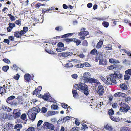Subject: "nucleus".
<instances>
[{
	"instance_id": "obj_17",
	"label": "nucleus",
	"mask_w": 131,
	"mask_h": 131,
	"mask_svg": "<svg viewBox=\"0 0 131 131\" xmlns=\"http://www.w3.org/2000/svg\"><path fill=\"white\" fill-rule=\"evenodd\" d=\"M30 75L28 73L26 74L24 76V79L27 82L30 81Z\"/></svg>"
},
{
	"instance_id": "obj_8",
	"label": "nucleus",
	"mask_w": 131,
	"mask_h": 131,
	"mask_svg": "<svg viewBox=\"0 0 131 131\" xmlns=\"http://www.w3.org/2000/svg\"><path fill=\"white\" fill-rule=\"evenodd\" d=\"M37 113H35L33 111H29L28 114V117L29 119L31 120H34L36 116Z\"/></svg>"
},
{
	"instance_id": "obj_35",
	"label": "nucleus",
	"mask_w": 131,
	"mask_h": 131,
	"mask_svg": "<svg viewBox=\"0 0 131 131\" xmlns=\"http://www.w3.org/2000/svg\"><path fill=\"white\" fill-rule=\"evenodd\" d=\"M9 67L8 66H5L2 68V70L4 72H6L9 69Z\"/></svg>"
},
{
	"instance_id": "obj_33",
	"label": "nucleus",
	"mask_w": 131,
	"mask_h": 131,
	"mask_svg": "<svg viewBox=\"0 0 131 131\" xmlns=\"http://www.w3.org/2000/svg\"><path fill=\"white\" fill-rule=\"evenodd\" d=\"M14 36L15 37L17 38H20L21 37L20 32L18 31L15 32Z\"/></svg>"
},
{
	"instance_id": "obj_13",
	"label": "nucleus",
	"mask_w": 131,
	"mask_h": 131,
	"mask_svg": "<svg viewBox=\"0 0 131 131\" xmlns=\"http://www.w3.org/2000/svg\"><path fill=\"white\" fill-rule=\"evenodd\" d=\"M89 82L90 83H98V81L96 79L93 78L89 79V80H88L87 83Z\"/></svg>"
},
{
	"instance_id": "obj_26",
	"label": "nucleus",
	"mask_w": 131,
	"mask_h": 131,
	"mask_svg": "<svg viewBox=\"0 0 131 131\" xmlns=\"http://www.w3.org/2000/svg\"><path fill=\"white\" fill-rule=\"evenodd\" d=\"M103 44V41L100 40L97 45L96 48L98 49L100 48L102 46Z\"/></svg>"
},
{
	"instance_id": "obj_58",
	"label": "nucleus",
	"mask_w": 131,
	"mask_h": 131,
	"mask_svg": "<svg viewBox=\"0 0 131 131\" xmlns=\"http://www.w3.org/2000/svg\"><path fill=\"white\" fill-rule=\"evenodd\" d=\"M35 91V90L33 91V95H37L39 94L40 92H39L38 91Z\"/></svg>"
},
{
	"instance_id": "obj_20",
	"label": "nucleus",
	"mask_w": 131,
	"mask_h": 131,
	"mask_svg": "<svg viewBox=\"0 0 131 131\" xmlns=\"http://www.w3.org/2000/svg\"><path fill=\"white\" fill-rule=\"evenodd\" d=\"M74 33H68L65 34L61 36V38H64L67 37L71 36H72Z\"/></svg>"
},
{
	"instance_id": "obj_22",
	"label": "nucleus",
	"mask_w": 131,
	"mask_h": 131,
	"mask_svg": "<svg viewBox=\"0 0 131 131\" xmlns=\"http://www.w3.org/2000/svg\"><path fill=\"white\" fill-rule=\"evenodd\" d=\"M119 86L121 89L124 90H126L127 89V86L125 83L121 84Z\"/></svg>"
},
{
	"instance_id": "obj_11",
	"label": "nucleus",
	"mask_w": 131,
	"mask_h": 131,
	"mask_svg": "<svg viewBox=\"0 0 131 131\" xmlns=\"http://www.w3.org/2000/svg\"><path fill=\"white\" fill-rule=\"evenodd\" d=\"M70 55V52H66L59 53L58 54V56L60 57H67Z\"/></svg>"
},
{
	"instance_id": "obj_43",
	"label": "nucleus",
	"mask_w": 131,
	"mask_h": 131,
	"mask_svg": "<svg viewBox=\"0 0 131 131\" xmlns=\"http://www.w3.org/2000/svg\"><path fill=\"white\" fill-rule=\"evenodd\" d=\"M130 78V76L129 75L126 74L124 75V79L125 80H128Z\"/></svg>"
},
{
	"instance_id": "obj_10",
	"label": "nucleus",
	"mask_w": 131,
	"mask_h": 131,
	"mask_svg": "<svg viewBox=\"0 0 131 131\" xmlns=\"http://www.w3.org/2000/svg\"><path fill=\"white\" fill-rule=\"evenodd\" d=\"M104 92L103 86L102 85L98 86L97 87V94L100 96L102 95Z\"/></svg>"
},
{
	"instance_id": "obj_4",
	"label": "nucleus",
	"mask_w": 131,
	"mask_h": 131,
	"mask_svg": "<svg viewBox=\"0 0 131 131\" xmlns=\"http://www.w3.org/2000/svg\"><path fill=\"white\" fill-rule=\"evenodd\" d=\"M117 79V74L114 73L111 74L107 77V82L108 84L111 85L112 83H116V80Z\"/></svg>"
},
{
	"instance_id": "obj_59",
	"label": "nucleus",
	"mask_w": 131,
	"mask_h": 131,
	"mask_svg": "<svg viewBox=\"0 0 131 131\" xmlns=\"http://www.w3.org/2000/svg\"><path fill=\"white\" fill-rule=\"evenodd\" d=\"M43 122V121L42 120H39L37 124V127H39L41 124Z\"/></svg>"
},
{
	"instance_id": "obj_30",
	"label": "nucleus",
	"mask_w": 131,
	"mask_h": 131,
	"mask_svg": "<svg viewBox=\"0 0 131 131\" xmlns=\"http://www.w3.org/2000/svg\"><path fill=\"white\" fill-rule=\"evenodd\" d=\"M117 68V66L115 64H114L112 65H111L110 66H108V68L109 69V70H112L114 69H116Z\"/></svg>"
},
{
	"instance_id": "obj_64",
	"label": "nucleus",
	"mask_w": 131,
	"mask_h": 131,
	"mask_svg": "<svg viewBox=\"0 0 131 131\" xmlns=\"http://www.w3.org/2000/svg\"><path fill=\"white\" fill-rule=\"evenodd\" d=\"M15 23L17 25H19L21 24V21L19 20H16Z\"/></svg>"
},
{
	"instance_id": "obj_41",
	"label": "nucleus",
	"mask_w": 131,
	"mask_h": 131,
	"mask_svg": "<svg viewBox=\"0 0 131 131\" xmlns=\"http://www.w3.org/2000/svg\"><path fill=\"white\" fill-rule=\"evenodd\" d=\"M26 117V115L25 113H23L20 116V118L23 120H25Z\"/></svg>"
},
{
	"instance_id": "obj_28",
	"label": "nucleus",
	"mask_w": 131,
	"mask_h": 131,
	"mask_svg": "<svg viewBox=\"0 0 131 131\" xmlns=\"http://www.w3.org/2000/svg\"><path fill=\"white\" fill-rule=\"evenodd\" d=\"M73 38H66L64 39V40L65 41H66V42L68 43H69L70 42L73 41Z\"/></svg>"
},
{
	"instance_id": "obj_37",
	"label": "nucleus",
	"mask_w": 131,
	"mask_h": 131,
	"mask_svg": "<svg viewBox=\"0 0 131 131\" xmlns=\"http://www.w3.org/2000/svg\"><path fill=\"white\" fill-rule=\"evenodd\" d=\"M6 87L7 88L6 89H8V90L10 92H12L13 91V89L12 88L13 87H12V86L10 85L8 86H7Z\"/></svg>"
},
{
	"instance_id": "obj_3",
	"label": "nucleus",
	"mask_w": 131,
	"mask_h": 131,
	"mask_svg": "<svg viewBox=\"0 0 131 131\" xmlns=\"http://www.w3.org/2000/svg\"><path fill=\"white\" fill-rule=\"evenodd\" d=\"M99 60V65L105 66L107 64L106 59L103 58V56L102 54L98 53L96 55L95 61L96 62H98Z\"/></svg>"
},
{
	"instance_id": "obj_25",
	"label": "nucleus",
	"mask_w": 131,
	"mask_h": 131,
	"mask_svg": "<svg viewBox=\"0 0 131 131\" xmlns=\"http://www.w3.org/2000/svg\"><path fill=\"white\" fill-rule=\"evenodd\" d=\"M48 93H46L43 95V99L44 100L47 101L48 100L49 97Z\"/></svg>"
},
{
	"instance_id": "obj_56",
	"label": "nucleus",
	"mask_w": 131,
	"mask_h": 131,
	"mask_svg": "<svg viewBox=\"0 0 131 131\" xmlns=\"http://www.w3.org/2000/svg\"><path fill=\"white\" fill-rule=\"evenodd\" d=\"M88 42L86 40H84L82 42V45L84 46H87Z\"/></svg>"
},
{
	"instance_id": "obj_27",
	"label": "nucleus",
	"mask_w": 131,
	"mask_h": 131,
	"mask_svg": "<svg viewBox=\"0 0 131 131\" xmlns=\"http://www.w3.org/2000/svg\"><path fill=\"white\" fill-rule=\"evenodd\" d=\"M7 127L6 128V129L7 130H9L12 128L13 127V125L8 123L6 125Z\"/></svg>"
},
{
	"instance_id": "obj_34",
	"label": "nucleus",
	"mask_w": 131,
	"mask_h": 131,
	"mask_svg": "<svg viewBox=\"0 0 131 131\" xmlns=\"http://www.w3.org/2000/svg\"><path fill=\"white\" fill-rule=\"evenodd\" d=\"M104 127L107 130H112L113 129L112 127L109 126L108 124H107L106 126H105Z\"/></svg>"
},
{
	"instance_id": "obj_24",
	"label": "nucleus",
	"mask_w": 131,
	"mask_h": 131,
	"mask_svg": "<svg viewBox=\"0 0 131 131\" xmlns=\"http://www.w3.org/2000/svg\"><path fill=\"white\" fill-rule=\"evenodd\" d=\"M47 45V44H46L45 45V46L46 47L45 50L46 52L50 54H53V52L52 51H51V50L48 49L46 47Z\"/></svg>"
},
{
	"instance_id": "obj_5",
	"label": "nucleus",
	"mask_w": 131,
	"mask_h": 131,
	"mask_svg": "<svg viewBox=\"0 0 131 131\" xmlns=\"http://www.w3.org/2000/svg\"><path fill=\"white\" fill-rule=\"evenodd\" d=\"M119 105L121 106L120 110L123 112L126 113L130 110V107L124 102H122Z\"/></svg>"
},
{
	"instance_id": "obj_15",
	"label": "nucleus",
	"mask_w": 131,
	"mask_h": 131,
	"mask_svg": "<svg viewBox=\"0 0 131 131\" xmlns=\"http://www.w3.org/2000/svg\"><path fill=\"white\" fill-rule=\"evenodd\" d=\"M89 34V32L88 31H84L80 32L79 33V35L80 36H86Z\"/></svg>"
},
{
	"instance_id": "obj_49",
	"label": "nucleus",
	"mask_w": 131,
	"mask_h": 131,
	"mask_svg": "<svg viewBox=\"0 0 131 131\" xmlns=\"http://www.w3.org/2000/svg\"><path fill=\"white\" fill-rule=\"evenodd\" d=\"M61 106L63 108L66 109L67 108V107L68 106V105L64 103H62Z\"/></svg>"
},
{
	"instance_id": "obj_19",
	"label": "nucleus",
	"mask_w": 131,
	"mask_h": 131,
	"mask_svg": "<svg viewBox=\"0 0 131 131\" xmlns=\"http://www.w3.org/2000/svg\"><path fill=\"white\" fill-rule=\"evenodd\" d=\"M124 95V97H125L126 96V95L124 93H123L121 92H117L114 94V96L115 97H119L120 96H122Z\"/></svg>"
},
{
	"instance_id": "obj_45",
	"label": "nucleus",
	"mask_w": 131,
	"mask_h": 131,
	"mask_svg": "<svg viewBox=\"0 0 131 131\" xmlns=\"http://www.w3.org/2000/svg\"><path fill=\"white\" fill-rule=\"evenodd\" d=\"M63 29V27L61 26H58L55 28V30H57L61 31Z\"/></svg>"
},
{
	"instance_id": "obj_50",
	"label": "nucleus",
	"mask_w": 131,
	"mask_h": 131,
	"mask_svg": "<svg viewBox=\"0 0 131 131\" xmlns=\"http://www.w3.org/2000/svg\"><path fill=\"white\" fill-rule=\"evenodd\" d=\"M64 46V44L61 42H59L57 44V46L59 47H63Z\"/></svg>"
},
{
	"instance_id": "obj_12",
	"label": "nucleus",
	"mask_w": 131,
	"mask_h": 131,
	"mask_svg": "<svg viewBox=\"0 0 131 131\" xmlns=\"http://www.w3.org/2000/svg\"><path fill=\"white\" fill-rule=\"evenodd\" d=\"M119 131H131V130L129 127L124 126L120 128Z\"/></svg>"
},
{
	"instance_id": "obj_7",
	"label": "nucleus",
	"mask_w": 131,
	"mask_h": 131,
	"mask_svg": "<svg viewBox=\"0 0 131 131\" xmlns=\"http://www.w3.org/2000/svg\"><path fill=\"white\" fill-rule=\"evenodd\" d=\"M21 110L18 109H15L13 110V116L14 118L16 119L19 117L20 116Z\"/></svg>"
},
{
	"instance_id": "obj_57",
	"label": "nucleus",
	"mask_w": 131,
	"mask_h": 131,
	"mask_svg": "<svg viewBox=\"0 0 131 131\" xmlns=\"http://www.w3.org/2000/svg\"><path fill=\"white\" fill-rule=\"evenodd\" d=\"M42 89V87L41 86H39L37 88L35 89V91H38L39 92H40V91Z\"/></svg>"
},
{
	"instance_id": "obj_29",
	"label": "nucleus",
	"mask_w": 131,
	"mask_h": 131,
	"mask_svg": "<svg viewBox=\"0 0 131 131\" xmlns=\"http://www.w3.org/2000/svg\"><path fill=\"white\" fill-rule=\"evenodd\" d=\"M72 94L74 98H76L78 96V94L76 91L75 90H73L72 91Z\"/></svg>"
},
{
	"instance_id": "obj_55",
	"label": "nucleus",
	"mask_w": 131,
	"mask_h": 131,
	"mask_svg": "<svg viewBox=\"0 0 131 131\" xmlns=\"http://www.w3.org/2000/svg\"><path fill=\"white\" fill-rule=\"evenodd\" d=\"M47 111V109L45 107H43L41 109V112L43 113H45Z\"/></svg>"
},
{
	"instance_id": "obj_36",
	"label": "nucleus",
	"mask_w": 131,
	"mask_h": 131,
	"mask_svg": "<svg viewBox=\"0 0 131 131\" xmlns=\"http://www.w3.org/2000/svg\"><path fill=\"white\" fill-rule=\"evenodd\" d=\"M97 51L96 49H94L92 50L90 52V54L93 55H95L96 54H97Z\"/></svg>"
},
{
	"instance_id": "obj_16",
	"label": "nucleus",
	"mask_w": 131,
	"mask_h": 131,
	"mask_svg": "<svg viewBox=\"0 0 131 131\" xmlns=\"http://www.w3.org/2000/svg\"><path fill=\"white\" fill-rule=\"evenodd\" d=\"M110 117L112 120L115 122H118L120 120V118L118 117H117L113 116H111Z\"/></svg>"
},
{
	"instance_id": "obj_39",
	"label": "nucleus",
	"mask_w": 131,
	"mask_h": 131,
	"mask_svg": "<svg viewBox=\"0 0 131 131\" xmlns=\"http://www.w3.org/2000/svg\"><path fill=\"white\" fill-rule=\"evenodd\" d=\"M108 113L110 116H112L114 113V111L112 109H111L108 111Z\"/></svg>"
},
{
	"instance_id": "obj_42",
	"label": "nucleus",
	"mask_w": 131,
	"mask_h": 131,
	"mask_svg": "<svg viewBox=\"0 0 131 131\" xmlns=\"http://www.w3.org/2000/svg\"><path fill=\"white\" fill-rule=\"evenodd\" d=\"M8 25L12 29H13L14 27L15 26V24L14 23H9L8 24Z\"/></svg>"
},
{
	"instance_id": "obj_60",
	"label": "nucleus",
	"mask_w": 131,
	"mask_h": 131,
	"mask_svg": "<svg viewBox=\"0 0 131 131\" xmlns=\"http://www.w3.org/2000/svg\"><path fill=\"white\" fill-rule=\"evenodd\" d=\"M11 68H12L13 69L17 70L18 68L16 65L14 64L13 66V67H11Z\"/></svg>"
},
{
	"instance_id": "obj_53",
	"label": "nucleus",
	"mask_w": 131,
	"mask_h": 131,
	"mask_svg": "<svg viewBox=\"0 0 131 131\" xmlns=\"http://www.w3.org/2000/svg\"><path fill=\"white\" fill-rule=\"evenodd\" d=\"M79 128L77 127H73L71 130L72 131H78Z\"/></svg>"
},
{
	"instance_id": "obj_40",
	"label": "nucleus",
	"mask_w": 131,
	"mask_h": 131,
	"mask_svg": "<svg viewBox=\"0 0 131 131\" xmlns=\"http://www.w3.org/2000/svg\"><path fill=\"white\" fill-rule=\"evenodd\" d=\"M58 107V106L56 105H55L53 104H52L51 106V108L52 109L56 110L57 109Z\"/></svg>"
},
{
	"instance_id": "obj_2",
	"label": "nucleus",
	"mask_w": 131,
	"mask_h": 131,
	"mask_svg": "<svg viewBox=\"0 0 131 131\" xmlns=\"http://www.w3.org/2000/svg\"><path fill=\"white\" fill-rule=\"evenodd\" d=\"M74 88L76 90L78 89L83 93L84 94L87 96L89 94L88 86L84 83L80 82L79 84H75L74 85Z\"/></svg>"
},
{
	"instance_id": "obj_54",
	"label": "nucleus",
	"mask_w": 131,
	"mask_h": 131,
	"mask_svg": "<svg viewBox=\"0 0 131 131\" xmlns=\"http://www.w3.org/2000/svg\"><path fill=\"white\" fill-rule=\"evenodd\" d=\"M19 77L20 76L18 74H17L16 75H15L13 77V78L15 80H18L19 78Z\"/></svg>"
},
{
	"instance_id": "obj_61",
	"label": "nucleus",
	"mask_w": 131,
	"mask_h": 131,
	"mask_svg": "<svg viewBox=\"0 0 131 131\" xmlns=\"http://www.w3.org/2000/svg\"><path fill=\"white\" fill-rule=\"evenodd\" d=\"M84 66H85L86 67H90L91 66V65L89 64L88 62H85L84 63Z\"/></svg>"
},
{
	"instance_id": "obj_62",
	"label": "nucleus",
	"mask_w": 131,
	"mask_h": 131,
	"mask_svg": "<svg viewBox=\"0 0 131 131\" xmlns=\"http://www.w3.org/2000/svg\"><path fill=\"white\" fill-rule=\"evenodd\" d=\"M3 42L5 43H6L8 45H9V40L8 39H4Z\"/></svg>"
},
{
	"instance_id": "obj_1",
	"label": "nucleus",
	"mask_w": 131,
	"mask_h": 131,
	"mask_svg": "<svg viewBox=\"0 0 131 131\" xmlns=\"http://www.w3.org/2000/svg\"><path fill=\"white\" fill-rule=\"evenodd\" d=\"M15 98V96L12 95L6 99V102L10 105L14 106H16L19 104L20 105L22 104V97H18L17 98V101L16 100H14Z\"/></svg>"
},
{
	"instance_id": "obj_48",
	"label": "nucleus",
	"mask_w": 131,
	"mask_h": 131,
	"mask_svg": "<svg viewBox=\"0 0 131 131\" xmlns=\"http://www.w3.org/2000/svg\"><path fill=\"white\" fill-rule=\"evenodd\" d=\"M125 73L128 75H131V69H128L125 71Z\"/></svg>"
},
{
	"instance_id": "obj_51",
	"label": "nucleus",
	"mask_w": 131,
	"mask_h": 131,
	"mask_svg": "<svg viewBox=\"0 0 131 131\" xmlns=\"http://www.w3.org/2000/svg\"><path fill=\"white\" fill-rule=\"evenodd\" d=\"M34 128L32 127H29L26 131H34Z\"/></svg>"
},
{
	"instance_id": "obj_21",
	"label": "nucleus",
	"mask_w": 131,
	"mask_h": 131,
	"mask_svg": "<svg viewBox=\"0 0 131 131\" xmlns=\"http://www.w3.org/2000/svg\"><path fill=\"white\" fill-rule=\"evenodd\" d=\"M109 62L111 63H120L119 61L118 60L113 59H109Z\"/></svg>"
},
{
	"instance_id": "obj_47",
	"label": "nucleus",
	"mask_w": 131,
	"mask_h": 131,
	"mask_svg": "<svg viewBox=\"0 0 131 131\" xmlns=\"http://www.w3.org/2000/svg\"><path fill=\"white\" fill-rule=\"evenodd\" d=\"M88 127L87 126L86 124L82 125V126L81 127V129L85 130L86 128H88Z\"/></svg>"
},
{
	"instance_id": "obj_63",
	"label": "nucleus",
	"mask_w": 131,
	"mask_h": 131,
	"mask_svg": "<svg viewBox=\"0 0 131 131\" xmlns=\"http://www.w3.org/2000/svg\"><path fill=\"white\" fill-rule=\"evenodd\" d=\"M3 61L6 63H9L10 62V61L7 58H4L3 59Z\"/></svg>"
},
{
	"instance_id": "obj_18",
	"label": "nucleus",
	"mask_w": 131,
	"mask_h": 131,
	"mask_svg": "<svg viewBox=\"0 0 131 131\" xmlns=\"http://www.w3.org/2000/svg\"><path fill=\"white\" fill-rule=\"evenodd\" d=\"M22 127L21 124H17L15 126L14 129H17V131H20V129Z\"/></svg>"
},
{
	"instance_id": "obj_52",
	"label": "nucleus",
	"mask_w": 131,
	"mask_h": 131,
	"mask_svg": "<svg viewBox=\"0 0 131 131\" xmlns=\"http://www.w3.org/2000/svg\"><path fill=\"white\" fill-rule=\"evenodd\" d=\"M93 19H96L97 20H99L100 21H101V20L103 21V20H105V19L103 17H102V18L95 17V18H93Z\"/></svg>"
},
{
	"instance_id": "obj_46",
	"label": "nucleus",
	"mask_w": 131,
	"mask_h": 131,
	"mask_svg": "<svg viewBox=\"0 0 131 131\" xmlns=\"http://www.w3.org/2000/svg\"><path fill=\"white\" fill-rule=\"evenodd\" d=\"M70 117H69L68 116H66L63 118L62 119L63 122H65L66 121L69 120L70 119Z\"/></svg>"
},
{
	"instance_id": "obj_9",
	"label": "nucleus",
	"mask_w": 131,
	"mask_h": 131,
	"mask_svg": "<svg viewBox=\"0 0 131 131\" xmlns=\"http://www.w3.org/2000/svg\"><path fill=\"white\" fill-rule=\"evenodd\" d=\"M90 73L86 72L84 73L83 74L82 79L84 80V83H87L88 80L90 79Z\"/></svg>"
},
{
	"instance_id": "obj_14",
	"label": "nucleus",
	"mask_w": 131,
	"mask_h": 131,
	"mask_svg": "<svg viewBox=\"0 0 131 131\" xmlns=\"http://www.w3.org/2000/svg\"><path fill=\"white\" fill-rule=\"evenodd\" d=\"M39 108L38 107H33L32 109H30L29 110V111H33L35 113H36L39 112L40 111V109H39Z\"/></svg>"
},
{
	"instance_id": "obj_32",
	"label": "nucleus",
	"mask_w": 131,
	"mask_h": 131,
	"mask_svg": "<svg viewBox=\"0 0 131 131\" xmlns=\"http://www.w3.org/2000/svg\"><path fill=\"white\" fill-rule=\"evenodd\" d=\"M102 25L105 28H107L109 25L108 22L106 21H103L102 24Z\"/></svg>"
},
{
	"instance_id": "obj_23",
	"label": "nucleus",
	"mask_w": 131,
	"mask_h": 131,
	"mask_svg": "<svg viewBox=\"0 0 131 131\" xmlns=\"http://www.w3.org/2000/svg\"><path fill=\"white\" fill-rule=\"evenodd\" d=\"M6 90L4 88L0 86V94L3 95V94H4L6 93Z\"/></svg>"
},
{
	"instance_id": "obj_38",
	"label": "nucleus",
	"mask_w": 131,
	"mask_h": 131,
	"mask_svg": "<svg viewBox=\"0 0 131 131\" xmlns=\"http://www.w3.org/2000/svg\"><path fill=\"white\" fill-rule=\"evenodd\" d=\"M65 66V67H67V68H71L73 66L72 63L70 62H69L67 63L66 64Z\"/></svg>"
},
{
	"instance_id": "obj_44",
	"label": "nucleus",
	"mask_w": 131,
	"mask_h": 131,
	"mask_svg": "<svg viewBox=\"0 0 131 131\" xmlns=\"http://www.w3.org/2000/svg\"><path fill=\"white\" fill-rule=\"evenodd\" d=\"M100 79L105 83H108L107 82V80H106L105 78H104L103 77L101 76L100 77Z\"/></svg>"
},
{
	"instance_id": "obj_31",
	"label": "nucleus",
	"mask_w": 131,
	"mask_h": 131,
	"mask_svg": "<svg viewBox=\"0 0 131 131\" xmlns=\"http://www.w3.org/2000/svg\"><path fill=\"white\" fill-rule=\"evenodd\" d=\"M73 42L75 43L77 46H78L81 42V41L79 40L78 39L75 38H73Z\"/></svg>"
},
{
	"instance_id": "obj_6",
	"label": "nucleus",
	"mask_w": 131,
	"mask_h": 131,
	"mask_svg": "<svg viewBox=\"0 0 131 131\" xmlns=\"http://www.w3.org/2000/svg\"><path fill=\"white\" fill-rule=\"evenodd\" d=\"M43 128L51 130H53L54 129V125L48 122H45L43 125Z\"/></svg>"
}]
</instances>
